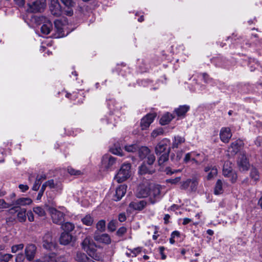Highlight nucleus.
Returning a JSON list of instances; mask_svg holds the SVG:
<instances>
[{"instance_id":"c756f323","label":"nucleus","mask_w":262,"mask_h":262,"mask_svg":"<svg viewBox=\"0 0 262 262\" xmlns=\"http://www.w3.org/2000/svg\"><path fill=\"white\" fill-rule=\"evenodd\" d=\"M32 201L31 199L28 198H22L17 199L12 205L15 206H26L31 204Z\"/></svg>"},{"instance_id":"f704fd0d","label":"nucleus","mask_w":262,"mask_h":262,"mask_svg":"<svg viewBox=\"0 0 262 262\" xmlns=\"http://www.w3.org/2000/svg\"><path fill=\"white\" fill-rule=\"evenodd\" d=\"M46 179L45 175L38 176L36 178V181L32 187V190L37 191L38 190L39 186L41 183V180H45Z\"/></svg>"},{"instance_id":"79ce46f5","label":"nucleus","mask_w":262,"mask_h":262,"mask_svg":"<svg viewBox=\"0 0 262 262\" xmlns=\"http://www.w3.org/2000/svg\"><path fill=\"white\" fill-rule=\"evenodd\" d=\"M169 153L166 151L165 153L161 154L160 157L158 159V163L159 165H162L164 162H166L168 160Z\"/></svg>"},{"instance_id":"69168bd1","label":"nucleus","mask_w":262,"mask_h":262,"mask_svg":"<svg viewBox=\"0 0 262 262\" xmlns=\"http://www.w3.org/2000/svg\"><path fill=\"white\" fill-rule=\"evenodd\" d=\"M26 215H27L28 220L30 222H33L34 221V215H33V212L31 211H28L27 212V213L26 214Z\"/></svg>"},{"instance_id":"5701e85b","label":"nucleus","mask_w":262,"mask_h":262,"mask_svg":"<svg viewBox=\"0 0 262 262\" xmlns=\"http://www.w3.org/2000/svg\"><path fill=\"white\" fill-rule=\"evenodd\" d=\"M54 25L57 32L58 33V37H62L66 36L63 32L66 26L62 23L60 20L57 19L55 20Z\"/></svg>"},{"instance_id":"4be33fe9","label":"nucleus","mask_w":262,"mask_h":262,"mask_svg":"<svg viewBox=\"0 0 262 262\" xmlns=\"http://www.w3.org/2000/svg\"><path fill=\"white\" fill-rule=\"evenodd\" d=\"M147 205L145 200H136L129 204V207L135 210H141Z\"/></svg>"},{"instance_id":"13d9d810","label":"nucleus","mask_w":262,"mask_h":262,"mask_svg":"<svg viewBox=\"0 0 262 262\" xmlns=\"http://www.w3.org/2000/svg\"><path fill=\"white\" fill-rule=\"evenodd\" d=\"M180 180H181V177H177L174 179H167V180H166V182L170 183L171 184L175 185V184H177L178 183H179Z\"/></svg>"},{"instance_id":"473e14b6","label":"nucleus","mask_w":262,"mask_h":262,"mask_svg":"<svg viewBox=\"0 0 262 262\" xmlns=\"http://www.w3.org/2000/svg\"><path fill=\"white\" fill-rule=\"evenodd\" d=\"M108 107L111 111H119L121 107L120 104L115 99H111L108 103Z\"/></svg>"},{"instance_id":"412c9836","label":"nucleus","mask_w":262,"mask_h":262,"mask_svg":"<svg viewBox=\"0 0 262 262\" xmlns=\"http://www.w3.org/2000/svg\"><path fill=\"white\" fill-rule=\"evenodd\" d=\"M127 186L125 185H120L116 189L115 194L114 195V200L119 201L125 195L126 192Z\"/></svg>"},{"instance_id":"4468645a","label":"nucleus","mask_w":262,"mask_h":262,"mask_svg":"<svg viewBox=\"0 0 262 262\" xmlns=\"http://www.w3.org/2000/svg\"><path fill=\"white\" fill-rule=\"evenodd\" d=\"M204 171L207 173L206 179L210 180L213 179L217 174V169L215 166L208 164L204 168Z\"/></svg>"},{"instance_id":"3c124183","label":"nucleus","mask_w":262,"mask_h":262,"mask_svg":"<svg viewBox=\"0 0 262 262\" xmlns=\"http://www.w3.org/2000/svg\"><path fill=\"white\" fill-rule=\"evenodd\" d=\"M198 77L203 80L206 83H209L211 80V79L210 78L209 75L205 73L199 74Z\"/></svg>"},{"instance_id":"b1692460","label":"nucleus","mask_w":262,"mask_h":262,"mask_svg":"<svg viewBox=\"0 0 262 262\" xmlns=\"http://www.w3.org/2000/svg\"><path fill=\"white\" fill-rule=\"evenodd\" d=\"M150 188L139 186L137 190L136 195L138 198H145L149 196Z\"/></svg>"},{"instance_id":"9b49d317","label":"nucleus","mask_w":262,"mask_h":262,"mask_svg":"<svg viewBox=\"0 0 262 262\" xmlns=\"http://www.w3.org/2000/svg\"><path fill=\"white\" fill-rule=\"evenodd\" d=\"M41 262H66L67 259L64 256L57 257L56 254L52 253L45 255L40 259Z\"/></svg>"},{"instance_id":"f257e3e1","label":"nucleus","mask_w":262,"mask_h":262,"mask_svg":"<svg viewBox=\"0 0 262 262\" xmlns=\"http://www.w3.org/2000/svg\"><path fill=\"white\" fill-rule=\"evenodd\" d=\"M15 3L19 7H23L25 0H14ZM28 11L32 12H41L45 9L46 6V0H28L27 3Z\"/></svg>"},{"instance_id":"4c0bfd02","label":"nucleus","mask_w":262,"mask_h":262,"mask_svg":"<svg viewBox=\"0 0 262 262\" xmlns=\"http://www.w3.org/2000/svg\"><path fill=\"white\" fill-rule=\"evenodd\" d=\"M48 18L44 16H34L32 17V21H34L36 24L40 25L43 24Z\"/></svg>"},{"instance_id":"c9c22d12","label":"nucleus","mask_w":262,"mask_h":262,"mask_svg":"<svg viewBox=\"0 0 262 262\" xmlns=\"http://www.w3.org/2000/svg\"><path fill=\"white\" fill-rule=\"evenodd\" d=\"M214 192V194L216 195L220 194L223 192V182L221 180H218L216 181Z\"/></svg>"},{"instance_id":"6e6552de","label":"nucleus","mask_w":262,"mask_h":262,"mask_svg":"<svg viewBox=\"0 0 262 262\" xmlns=\"http://www.w3.org/2000/svg\"><path fill=\"white\" fill-rule=\"evenodd\" d=\"M148 196L151 204H154L158 201L161 198V187L159 185L151 186Z\"/></svg>"},{"instance_id":"423d86ee","label":"nucleus","mask_w":262,"mask_h":262,"mask_svg":"<svg viewBox=\"0 0 262 262\" xmlns=\"http://www.w3.org/2000/svg\"><path fill=\"white\" fill-rule=\"evenodd\" d=\"M139 156L141 159H147L148 165H152L155 161V157L154 154H150V150L147 147L143 146L139 148Z\"/></svg>"},{"instance_id":"0eeeda50","label":"nucleus","mask_w":262,"mask_h":262,"mask_svg":"<svg viewBox=\"0 0 262 262\" xmlns=\"http://www.w3.org/2000/svg\"><path fill=\"white\" fill-rule=\"evenodd\" d=\"M170 140L167 138H164L156 146L155 152L157 155H160L163 153L170 151Z\"/></svg>"},{"instance_id":"2f4dec72","label":"nucleus","mask_w":262,"mask_h":262,"mask_svg":"<svg viewBox=\"0 0 262 262\" xmlns=\"http://www.w3.org/2000/svg\"><path fill=\"white\" fill-rule=\"evenodd\" d=\"M47 185L51 189H53L56 191L61 190L62 189V185L60 183L55 182L53 180H50L47 182Z\"/></svg>"},{"instance_id":"aec40b11","label":"nucleus","mask_w":262,"mask_h":262,"mask_svg":"<svg viewBox=\"0 0 262 262\" xmlns=\"http://www.w3.org/2000/svg\"><path fill=\"white\" fill-rule=\"evenodd\" d=\"M36 247L34 245L30 244L25 249V254L27 259L31 261L34 258L36 253Z\"/></svg>"},{"instance_id":"a211bd4d","label":"nucleus","mask_w":262,"mask_h":262,"mask_svg":"<svg viewBox=\"0 0 262 262\" xmlns=\"http://www.w3.org/2000/svg\"><path fill=\"white\" fill-rule=\"evenodd\" d=\"M94 238L95 240L99 243L108 245L111 243V238L110 236L106 233L101 234L96 233L94 235Z\"/></svg>"},{"instance_id":"20e7f679","label":"nucleus","mask_w":262,"mask_h":262,"mask_svg":"<svg viewBox=\"0 0 262 262\" xmlns=\"http://www.w3.org/2000/svg\"><path fill=\"white\" fill-rule=\"evenodd\" d=\"M231 163L229 161H226L223 166V174L225 177L229 178V181L234 183L237 180V174L233 171L231 167Z\"/></svg>"},{"instance_id":"6ab92c4d","label":"nucleus","mask_w":262,"mask_h":262,"mask_svg":"<svg viewBox=\"0 0 262 262\" xmlns=\"http://www.w3.org/2000/svg\"><path fill=\"white\" fill-rule=\"evenodd\" d=\"M220 138L224 143H228L232 137L231 130L228 127H223L221 129L220 133Z\"/></svg>"},{"instance_id":"39448f33","label":"nucleus","mask_w":262,"mask_h":262,"mask_svg":"<svg viewBox=\"0 0 262 262\" xmlns=\"http://www.w3.org/2000/svg\"><path fill=\"white\" fill-rule=\"evenodd\" d=\"M116 162V158L111 155H105L102 157L100 168L103 171L112 170Z\"/></svg>"},{"instance_id":"a19ab883","label":"nucleus","mask_w":262,"mask_h":262,"mask_svg":"<svg viewBox=\"0 0 262 262\" xmlns=\"http://www.w3.org/2000/svg\"><path fill=\"white\" fill-rule=\"evenodd\" d=\"M139 148V146L136 144L126 145L124 147L125 150L128 152H136L138 150Z\"/></svg>"},{"instance_id":"338daca9","label":"nucleus","mask_w":262,"mask_h":262,"mask_svg":"<svg viewBox=\"0 0 262 262\" xmlns=\"http://www.w3.org/2000/svg\"><path fill=\"white\" fill-rule=\"evenodd\" d=\"M72 8V7H67V9L64 11V13L68 16L72 15L73 14V11Z\"/></svg>"},{"instance_id":"72a5a7b5","label":"nucleus","mask_w":262,"mask_h":262,"mask_svg":"<svg viewBox=\"0 0 262 262\" xmlns=\"http://www.w3.org/2000/svg\"><path fill=\"white\" fill-rule=\"evenodd\" d=\"M173 118V116L172 114L167 113L166 114L163 115L162 117L161 118L160 120V123L161 125H164L168 124L171 120Z\"/></svg>"},{"instance_id":"1a4fd4ad","label":"nucleus","mask_w":262,"mask_h":262,"mask_svg":"<svg viewBox=\"0 0 262 262\" xmlns=\"http://www.w3.org/2000/svg\"><path fill=\"white\" fill-rule=\"evenodd\" d=\"M49 211L53 222L56 224H61L64 221L63 213L53 207H50Z\"/></svg>"},{"instance_id":"603ef678","label":"nucleus","mask_w":262,"mask_h":262,"mask_svg":"<svg viewBox=\"0 0 262 262\" xmlns=\"http://www.w3.org/2000/svg\"><path fill=\"white\" fill-rule=\"evenodd\" d=\"M112 152L114 154L119 156H123V151L122 149L120 147H114L111 149Z\"/></svg>"},{"instance_id":"9d476101","label":"nucleus","mask_w":262,"mask_h":262,"mask_svg":"<svg viewBox=\"0 0 262 262\" xmlns=\"http://www.w3.org/2000/svg\"><path fill=\"white\" fill-rule=\"evenodd\" d=\"M237 164L241 171H245L249 169L250 164L245 152L240 153L237 161Z\"/></svg>"},{"instance_id":"37998d69","label":"nucleus","mask_w":262,"mask_h":262,"mask_svg":"<svg viewBox=\"0 0 262 262\" xmlns=\"http://www.w3.org/2000/svg\"><path fill=\"white\" fill-rule=\"evenodd\" d=\"M34 212L40 216H43L46 215V212L44 209L40 206H37L33 208Z\"/></svg>"},{"instance_id":"c03bdc74","label":"nucleus","mask_w":262,"mask_h":262,"mask_svg":"<svg viewBox=\"0 0 262 262\" xmlns=\"http://www.w3.org/2000/svg\"><path fill=\"white\" fill-rule=\"evenodd\" d=\"M83 224L86 226H91L93 223V219L90 215H86L81 219Z\"/></svg>"},{"instance_id":"bf43d9fd","label":"nucleus","mask_w":262,"mask_h":262,"mask_svg":"<svg viewBox=\"0 0 262 262\" xmlns=\"http://www.w3.org/2000/svg\"><path fill=\"white\" fill-rule=\"evenodd\" d=\"M12 206V204H9L6 203L5 200L3 199H0V209H5L8 208Z\"/></svg>"},{"instance_id":"052dcab7","label":"nucleus","mask_w":262,"mask_h":262,"mask_svg":"<svg viewBox=\"0 0 262 262\" xmlns=\"http://www.w3.org/2000/svg\"><path fill=\"white\" fill-rule=\"evenodd\" d=\"M195 84L192 89L193 91H202L205 89V86L203 85H200L198 83L195 82Z\"/></svg>"},{"instance_id":"774afa93","label":"nucleus","mask_w":262,"mask_h":262,"mask_svg":"<svg viewBox=\"0 0 262 262\" xmlns=\"http://www.w3.org/2000/svg\"><path fill=\"white\" fill-rule=\"evenodd\" d=\"M18 187L22 192H26L29 189V187L28 185L24 184L19 185Z\"/></svg>"},{"instance_id":"4d7b16f0","label":"nucleus","mask_w":262,"mask_h":262,"mask_svg":"<svg viewBox=\"0 0 262 262\" xmlns=\"http://www.w3.org/2000/svg\"><path fill=\"white\" fill-rule=\"evenodd\" d=\"M61 1L67 7H73L75 5L72 0H61Z\"/></svg>"},{"instance_id":"58836bf2","label":"nucleus","mask_w":262,"mask_h":262,"mask_svg":"<svg viewBox=\"0 0 262 262\" xmlns=\"http://www.w3.org/2000/svg\"><path fill=\"white\" fill-rule=\"evenodd\" d=\"M61 228L65 231L64 232L69 233L74 229V225L70 222H66L61 225Z\"/></svg>"},{"instance_id":"7ed1b4c3","label":"nucleus","mask_w":262,"mask_h":262,"mask_svg":"<svg viewBox=\"0 0 262 262\" xmlns=\"http://www.w3.org/2000/svg\"><path fill=\"white\" fill-rule=\"evenodd\" d=\"M132 173L130 164L124 163L122 165L119 171L115 176V179L118 183H121L128 179L131 176Z\"/></svg>"},{"instance_id":"864d4df0","label":"nucleus","mask_w":262,"mask_h":262,"mask_svg":"<svg viewBox=\"0 0 262 262\" xmlns=\"http://www.w3.org/2000/svg\"><path fill=\"white\" fill-rule=\"evenodd\" d=\"M24 247V246L23 244L14 245L11 247V252L12 253H16L19 250H21Z\"/></svg>"},{"instance_id":"a878e982","label":"nucleus","mask_w":262,"mask_h":262,"mask_svg":"<svg viewBox=\"0 0 262 262\" xmlns=\"http://www.w3.org/2000/svg\"><path fill=\"white\" fill-rule=\"evenodd\" d=\"M72 239V236L69 233L63 232L61 233L59 242L60 243L63 245H68Z\"/></svg>"},{"instance_id":"5fc2aeb1","label":"nucleus","mask_w":262,"mask_h":262,"mask_svg":"<svg viewBox=\"0 0 262 262\" xmlns=\"http://www.w3.org/2000/svg\"><path fill=\"white\" fill-rule=\"evenodd\" d=\"M12 257V255L10 254H6L3 255L0 257L1 262H8V261Z\"/></svg>"},{"instance_id":"c85d7f7f","label":"nucleus","mask_w":262,"mask_h":262,"mask_svg":"<svg viewBox=\"0 0 262 262\" xmlns=\"http://www.w3.org/2000/svg\"><path fill=\"white\" fill-rule=\"evenodd\" d=\"M151 165L147 166L143 163L139 168V173L140 174H145L147 173L151 174L154 172V170L150 166Z\"/></svg>"},{"instance_id":"de8ad7c7","label":"nucleus","mask_w":262,"mask_h":262,"mask_svg":"<svg viewBox=\"0 0 262 262\" xmlns=\"http://www.w3.org/2000/svg\"><path fill=\"white\" fill-rule=\"evenodd\" d=\"M68 172L71 174L73 176H79L83 173V172L79 170H76L71 167L68 168Z\"/></svg>"},{"instance_id":"09e8293b","label":"nucleus","mask_w":262,"mask_h":262,"mask_svg":"<svg viewBox=\"0 0 262 262\" xmlns=\"http://www.w3.org/2000/svg\"><path fill=\"white\" fill-rule=\"evenodd\" d=\"M117 226V222L115 220H112L108 224V229L111 231H114Z\"/></svg>"},{"instance_id":"680f3d73","label":"nucleus","mask_w":262,"mask_h":262,"mask_svg":"<svg viewBox=\"0 0 262 262\" xmlns=\"http://www.w3.org/2000/svg\"><path fill=\"white\" fill-rule=\"evenodd\" d=\"M126 232V229L124 227H120L117 231V234L118 236L123 235Z\"/></svg>"},{"instance_id":"0e129e2a","label":"nucleus","mask_w":262,"mask_h":262,"mask_svg":"<svg viewBox=\"0 0 262 262\" xmlns=\"http://www.w3.org/2000/svg\"><path fill=\"white\" fill-rule=\"evenodd\" d=\"M25 259V257L23 254L20 253L17 255L15 261L16 262H23Z\"/></svg>"},{"instance_id":"6e6d98bb","label":"nucleus","mask_w":262,"mask_h":262,"mask_svg":"<svg viewBox=\"0 0 262 262\" xmlns=\"http://www.w3.org/2000/svg\"><path fill=\"white\" fill-rule=\"evenodd\" d=\"M117 120H118V118L117 119L114 115H110L107 121V123L113 124V126H115V124L117 123Z\"/></svg>"},{"instance_id":"f3484780","label":"nucleus","mask_w":262,"mask_h":262,"mask_svg":"<svg viewBox=\"0 0 262 262\" xmlns=\"http://www.w3.org/2000/svg\"><path fill=\"white\" fill-rule=\"evenodd\" d=\"M43 247L48 250H52L53 248H54V243L52 241L51 234L48 232L45 234L43 237L42 241Z\"/></svg>"},{"instance_id":"cd10ccee","label":"nucleus","mask_w":262,"mask_h":262,"mask_svg":"<svg viewBox=\"0 0 262 262\" xmlns=\"http://www.w3.org/2000/svg\"><path fill=\"white\" fill-rule=\"evenodd\" d=\"M189 110V106L187 105H181L174 110V113L179 117H183Z\"/></svg>"},{"instance_id":"ddd939ff","label":"nucleus","mask_w":262,"mask_h":262,"mask_svg":"<svg viewBox=\"0 0 262 262\" xmlns=\"http://www.w3.org/2000/svg\"><path fill=\"white\" fill-rule=\"evenodd\" d=\"M198 185V180L194 178L192 179H187L186 181L182 182L181 185V188L187 189L190 187L191 191H195Z\"/></svg>"},{"instance_id":"e2e57ef3","label":"nucleus","mask_w":262,"mask_h":262,"mask_svg":"<svg viewBox=\"0 0 262 262\" xmlns=\"http://www.w3.org/2000/svg\"><path fill=\"white\" fill-rule=\"evenodd\" d=\"M180 171H181V170L180 169L174 170L173 171H172L170 167H166L165 170V172H166V173L167 174H171L172 173L180 172Z\"/></svg>"},{"instance_id":"8fccbe9b","label":"nucleus","mask_w":262,"mask_h":262,"mask_svg":"<svg viewBox=\"0 0 262 262\" xmlns=\"http://www.w3.org/2000/svg\"><path fill=\"white\" fill-rule=\"evenodd\" d=\"M96 228L100 231H103L105 228V222L104 220L99 221L97 225Z\"/></svg>"},{"instance_id":"393cba45","label":"nucleus","mask_w":262,"mask_h":262,"mask_svg":"<svg viewBox=\"0 0 262 262\" xmlns=\"http://www.w3.org/2000/svg\"><path fill=\"white\" fill-rule=\"evenodd\" d=\"M200 154H196L195 152L192 151L186 154L184 159V161L185 163H188L192 161L194 163H199L196 157L199 156Z\"/></svg>"},{"instance_id":"f8f14e48","label":"nucleus","mask_w":262,"mask_h":262,"mask_svg":"<svg viewBox=\"0 0 262 262\" xmlns=\"http://www.w3.org/2000/svg\"><path fill=\"white\" fill-rule=\"evenodd\" d=\"M156 116L155 114H148L143 117L140 123L141 129L142 130L146 129L154 121Z\"/></svg>"},{"instance_id":"bb28decb","label":"nucleus","mask_w":262,"mask_h":262,"mask_svg":"<svg viewBox=\"0 0 262 262\" xmlns=\"http://www.w3.org/2000/svg\"><path fill=\"white\" fill-rule=\"evenodd\" d=\"M53 28V25L50 20L47 19L41 27V32L45 35L49 34Z\"/></svg>"},{"instance_id":"49530a36","label":"nucleus","mask_w":262,"mask_h":262,"mask_svg":"<svg viewBox=\"0 0 262 262\" xmlns=\"http://www.w3.org/2000/svg\"><path fill=\"white\" fill-rule=\"evenodd\" d=\"M164 133V130L163 128L159 127L152 131L151 133V137L153 138H156L158 136L162 135Z\"/></svg>"},{"instance_id":"e433bc0d","label":"nucleus","mask_w":262,"mask_h":262,"mask_svg":"<svg viewBox=\"0 0 262 262\" xmlns=\"http://www.w3.org/2000/svg\"><path fill=\"white\" fill-rule=\"evenodd\" d=\"M76 259L79 262H91L87 256L81 252H77Z\"/></svg>"},{"instance_id":"2eb2a0df","label":"nucleus","mask_w":262,"mask_h":262,"mask_svg":"<svg viewBox=\"0 0 262 262\" xmlns=\"http://www.w3.org/2000/svg\"><path fill=\"white\" fill-rule=\"evenodd\" d=\"M50 10L51 13L56 16H59L62 13L61 6L58 0H51Z\"/></svg>"},{"instance_id":"dca6fc26","label":"nucleus","mask_w":262,"mask_h":262,"mask_svg":"<svg viewBox=\"0 0 262 262\" xmlns=\"http://www.w3.org/2000/svg\"><path fill=\"white\" fill-rule=\"evenodd\" d=\"M244 145V142L241 140H237L233 142L228 148V152L234 155L237 154Z\"/></svg>"},{"instance_id":"ea45409f","label":"nucleus","mask_w":262,"mask_h":262,"mask_svg":"<svg viewBox=\"0 0 262 262\" xmlns=\"http://www.w3.org/2000/svg\"><path fill=\"white\" fill-rule=\"evenodd\" d=\"M17 219L20 222H24L26 220V210L21 209L17 213Z\"/></svg>"},{"instance_id":"7c9ffc66","label":"nucleus","mask_w":262,"mask_h":262,"mask_svg":"<svg viewBox=\"0 0 262 262\" xmlns=\"http://www.w3.org/2000/svg\"><path fill=\"white\" fill-rule=\"evenodd\" d=\"M185 141V139L183 137H181L180 136H174L172 139L171 147L172 148H177L181 144L184 143Z\"/></svg>"},{"instance_id":"f03ea898","label":"nucleus","mask_w":262,"mask_h":262,"mask_svg":"<svg viewBox=\"0 0 262 262\" xmlns=\"http://www.w3.org/2000/svg\"><path fill=\"white\" fill-rule=\"evenodd\" d=\"M82 248L89 255L96 260H100L101 257L96 253V245L93 240L89 237H86L82 243Z\"/></svg>"},{"instance_id":"a18cd8bd","label":"nucleus","mask_w":262,"mask_h":262,"mask_svg":"<svg viewBox=\"0 0 262 262\" xmlns=\"http://www.w3.org/2000/svg\"><path fill=\"white\" fill-rule=\"evenodd\" d=\"M250 177L254 181H257L259 179V173L258 170L255 168H253L251 170Z\"/></svg>"}]
</instances>
